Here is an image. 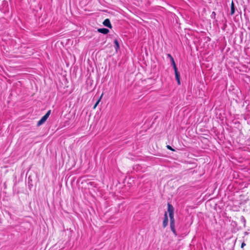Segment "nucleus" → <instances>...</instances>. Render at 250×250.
I'll return each mask as SVG.
<instances>
[{"instance_id":"nucleus-13","label":"nucleus","mask_w":250,"mask_h":250,"mask_svg":"<svg viewBox=\"0 0 250 250\" xmlns=\"http://www.w3.org/2000/svg\"><path fill=\"white\" fill-rule=\"evenodd\" d=\"M241 221L244 223V226H245L246 219H245V217L243 216H242L241 217Z\"/></svg>"},{"instance_id":"nucleus-11","label":"nucleus","mask_w":250,"mask_h":250,"mask_svg":"<svg viewBox=\"0 0 250 250\" xmlns=\"http://www.w3.org/2000/svg\"><path fill=\"white\" fill-rule=\"evenodd\" d=\"M33 184H32V180L30 176H29L28 178V188L30 189V190H31L32 187H33Z\"/></svg>"},{"instance_id":"nucleus-4","label":"nucleus","mask_w":250,"mask_h":250,"mask_svg":"<svg viewBox=\"0 0 250 250\" xmlns=\"http://www.w3.org/2000/svg\"><path fill=\"white\" fill-rule=\"evenodd\" d=\"M175 73V79L177 82V83L178 85H180L181 82H180V73L178 71V68H176L173 69Z\"/></svg>"},{"instance_id":"nucleus-2","label":"nucleus","mask_w":250,"mask_h":250,"mask_svg":"<svg viewBox=\"0 0 250 250\" xmlns=\"http://www.w3.org/2000/svg\"><path fill=\"white\" fill-rule=\"evenodd\" d=\"M51 113V110H48L46 113L38 122L37 126H39L44 124L47 120Z\"/></svg>"},{"instance_id":"nucleus-15","label":"nucleus","mask_w":250,"mask_h":250,"mask_svg":"<svg viewBox=\"0 0 250 250\" xmlns=\"http://www.w3.org/2000/svg\"><path fill=\"white\" fill-rule=\"evenodd\" d=\"M167 148L169 149V150H172V151H175V149H173L171 146H170L169 145H167Z\"/></svg>"},{"instance_id":"nucleus-3","label":"nucleus","mask_w":250,"mask_h":250,"mask_svg":"<svg viewBox=\"0 0 250 250\" xmlns=\"http://www.w3.org/2000/svg\"><path fill=\"white\" fill-rule=\"evenodd\" d=\"M174 208L173 206L169 202L167 203V212L169 213V217L174 215Z\"/></svg>"},{"instance_id":"nucleus-6","label":"nucleus","mask_w":250,"mask_h":250,"mask_svg":"<svg viewBox=\"0 0 250 250\" xmlns=\"http://www.w3.org/2000/svg\"><path fill=\"white\" fill-rule=\"evenodd\" d=\"M235 10H236L238 13H239L238 10L237 9H236V7L235 6L233 1H232L230 6V12L229 13V15H230L231 16L235 14Z\"/></svg>"},{"instance_id":"nucleus-10","label":"nucleus","mask_w":250,"mask_h":250,"mask_svg":"<svg viewBox=\"0 0 250 250\" xmlns=\"http://www.w3.org/2000/svg\"><path fill=\"white\" fill-rule=\"evenodd\" d=\"M114 47L115 49L116 52H118V50L120 49V44H119V42L117 39H115L114 40Z\"/></svg>"},{"instance_id":"nucleus-8","label":"nucleus","mask_w":250,"mask_h":250,"mask_svg":"<svg viewBox=\"0 0 250 250\" xmlns=\"http://www.w3.org/2000/svg\"><path fill=\"white\" fill-rule=\"evenodd\" d=\"M103 23L104 26L107 27H108L109 28H112V27L110 21L108 19H106L105 20H104Z\"/></svg>"},{"instance_id":"nucleus-12","label":"nucleus","mask_w":250,"mask_h":250,"mask_svg":"<svg viewBox=\"0 0 250 250\" xmlns=\"http://www.w3.org/2000/svg\"><path fill=\"white\" fill-rule=\"evenodd\" d=\"M101 97H100L98 100V101L96 102V103L95 104H94V105L93 106V109H95L97 107V106L98 105V104H99V102H100V101L101 100Z\"/></svg>"},{"instance_id":"nucleus-5","label":"nucleus","mask_w":250,"mask_h":250,"mask_svg":"<svg viewBox=\"0 0 250 250\" xmlns=\"http://www.w3.org/2000/svg\"><path fill=\"white\" fill-rule=\"evenodd\" d=\"M168 223V218L167 216V212H165L164 213V217L163 221V227L165 228L167 225Z\"/></svg>"},{"instance_id":"nucleus-1","label":"nucleus","mask_w":250,"mask_h":250,"mask_svg":"<svg viewBox=\"0 0 250 250\" xmlns=\"http://www.w3.org/2000/svg\"><path fill=\"white\" fill-rule=\"evenodd\" d=\"M170 219V229L174 234V235L176 236H177V233L176 231L175 228V219H174V216H172L171 217H169Z\"/></svg>"},{"instance_id":"nucleus-14","label":"nucleus","mask_w":250,"mask_h":250,"mask_svg":"<svg viewBox=\"0 0 250 250\" xmlns=\"http://www.w3.org/2000/svg\"><path fill=\"white\" fill-rule=\"evenodd\" d=\"M215 16H216V13L215 12H212L211 14V18L213 19H215Z\"/></svg>"},{"instance_id":"nucleus-7","label":"nucleus","mask_w":250,"mask_h":250,"mask_svg":"<svg viewBox=\"0 0 250 250\" xmlns=\"http://www.w3.org/2000/svg\"><path fill=\"white\" fill-rule=\"evenodd\" d=\"M167 56L168 58H169L171 62V65L173 66V69L177 68L175 62L174 60L173 57L171 56V55L170 54H167Z\"/></svg>"},{"instance_id":"nucleus-16","label":"nucleus","mask_w":250,"mask_h":250,"mask_svg":"<svg viewBox=\"0 0 250 250\" xmlns=\"http://www.w3.org/2000/svg\"><path fill=\"white\" fill-rule=\"evenodd\" d=\"M246 245V244L244 242H243L241 244V248H243Z\"/></svg>"},{"instance_id":"nucleus-9","label":"nucleus","mask_w":250,"mask_h":250,"mask_svg":"<svg viewBox=\"0 0 250 250\" xmlns=\"http://www.w3.org/2000/svg\"><path fill=\"white\" fill-rule=\"evenodd\" d=\"M98 32L103 34H107L109 32V29L105 28H98Z\"/></svg>"}]
</instances>
